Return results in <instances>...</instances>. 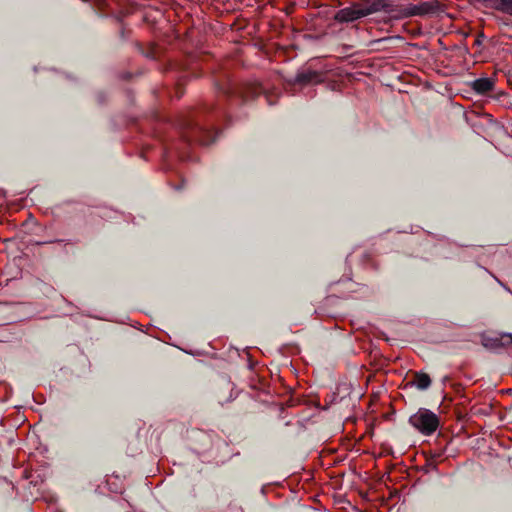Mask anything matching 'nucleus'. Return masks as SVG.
Masks as SVG:
<instances>
[{
    "mask_svg": "<svg viewBox=\"0 0 512 512\" xmlns=\"http://www.w3.org/2000/svg\"><path fill=\"white\" fill-rule=\"evenodd\" d=\"M409 384L415 386L418 390H427L431 385V378L428 374L423 372H416L413 381Z\"/></svg>",
    "mask_w": 512,
    "mask_h": 512,
    "instance_id": "10",
    "label": "nucleus"
},
{
    "mask_svg": "<svg viewBox=\"0 0 512 512\" xmlns=\"http://www.w3.org/2000/svg\"><path fill=\"white\" fill-rule=\"evenodd\" d=\"M146 57L153 58L152 54H150V53L146 54Z\"/></svg>",
    "mask_w": 512,
    "mask_h": 512,
    "instance_id": "16",
    "label": "nucleus"
},
{
    "mask_svg": "<svg viewBox=\"0 0 512 512\" xmlns=\"http://www.w3.org/2000/svg\"><path fill=\"white\" fill-rule=\"evenodd\" d=\"M482 345L492 351H498L499 349L507 346V342L505 340L504 334L500 336H482L481 338Z\"/></svg>",
    "mask_w": 512,
    "mask_h": 512,
    "instance_id": "8",
    "label": "nucleus"
},
{
    "mask_svg": "<svg viewBox=\"0 0 512 512\" xmlns=\"http://www.w3.org/2000/svg\"><path fill=\"white\" fill-rule=\"evenodd\" d=\"M54 241H44V242H40L39 244H47V243H53Z\"/></svg>",
    "mask_w": 512,
    "mask_h": 512,
    "instance_id": "15",
    "label": "nucleus"
},
{
    "mask_svg": "<svg viewBox=\"0 0 512 512\" xmlns=\"http://www.w3.org/2000/svg\"><path fill=\"white\" fill-rule=\"evenodd\" d=\"M487 3V6L498 11H502L504 0H483Z\"/></svg>",
    "mask_w": 512,
    "mask_h": 512,
    "instance_id": "11",
    "label": "nucleus"
},
{
    "mask_svg": "<svg viewBox=\"0 0 512 512\" xmlns=\"http://www.w3.org/2000/svg\"><path fill=\"white\" fill-rule=\"evenodd\" d=\"M470 87L478 94L490 92L495 87V81L492 78H479L471 82Z\"/></svg>",
    "mask_w": 512,
    "mask_h": 512,
    "instance_id": "7",
    "label": "nucleus"
},
{
    "mask_svg": "<svg viewBox=\"0 0 512 512\" xmlns=\"http://www.w3.org/2000/svg\"><path fill=\"white\" fill-rule=\"evenodd\" d=\"M185 129L188 130L185 138L188 141H197L202 145H210L216 140V134L208 129L203 128L197 123L187 122Z\"/></svg>",
    "mask_w": 512,
    "mask_h": 512,
    "instance_id": "3",
    "label": "nucleus"
},
{
    "mask_svg": "<svg viewBox=\"0 0 512 512\" xmlns=\"http://www.w3.org/2000/svg\"><path fill=\"white\" fill-rule=\"evenodd\" d=\"M501 12L512 15V0H504Z\"/></svg>",
    "mask_w": 512,
    "mask_h": 512,
    "instance_id": "12",
    "label": "nucleus"
},
{
    "mask_svg": "<svg viewBox=\"0 0 512 512\" xmlns=\"http://www.w3.org/2000/svg\"><path fill=\"white\" fill-rule=\"evenodd\" d=\"M399 12L403 17H414V16H429L443 12L442 5L439 1H425L419 4H408L405 7L399 9Z\"/></svg>",
    "mask_w": 512,
    "mask_h": 512,
    "instance_id": "2",
    "label": "nucleus"
},
{
    "mask_svg": "<svg viewBox=\"0 0 512 512\" xmlns=\"http://www.w3.org/2000/svg\"><path fill=\"white\" fill-rule=\"evenodd\" d=\"M409 423L423 435H431L439 426V418L429 409L420 408L410 416Z\"/></svg>",
    "mask_w": 512,
    "mask_h": 512,
    "instance_id": "1",
    "label": "nucleus"
},
{
    "mask_svg": "<svg viewBox=\"0 0 512 512\" xmlns=\"http://www.w3.org/2000/svg\"><path fill=\"white\" fill-rule=\"evenodd\" d=\"M324 73L311 68H302L297 71L295 77L289 80L290 84L316 85L324 81Z\"/></svg>",
    "mask_w": 512,
    "mask_h": 512,
    "instance_id": "4",
    "label": "nucleus"
},
{
    "mask_svg": "<svg viewBox=\"0 0 512 512\" xmlns=\"http://www.w3.org/2000/svg\"><path fill=\"white\" fill-rule=\"evenodd\" d=\"M361 2L365 17L378 12L393 13L399 11L395 9L394 5L388 0H363Z\"/></svg>",
    "mask_w": 512,
    "mask_h": 512,
    "instance_id": "6",
    "label": "nucleus"
},
{
    "mask_svg": "<svg viewBox=\"0 0 512 512\" xmlns=\"http://www.w3.org/2000/svg\"><path fill=\"white\" fill-rule=\"evenodd\" d=\"M261 92H262V88L257 83H247L235 91V93L238 94L244 100L253 98Z\"/></svg>",
    "mask_w": 512,
    "mask_h": 512,
    "instance_id": "9",
    "label": "nucleus"
},
{
    "mask_svg": "<svg viewBox=\"0 0 512 512\" xmlns=\"http://www.w3.org/2000/svg\"><path fill=\"white\" fill-rule=\"evenodd\" d=\"M483 38H484V34L483 33L478 34L476 39H475V41H474V45L475 46H481L482 42H483Z\"/></svg>",
    "mask_w": 512,
    "mask_h": 512,
    "instance_id": "13",
    "label": "nucleus"
},
{
    "mask_svg": "<svg viewBox=\"0 0 512 512\" xmlns=\"http://www.w3.org/2000/svg\"><path fill=\"white\" fill-rule=\"evenodd\" d=\"M362 2L352 3L350 6L342 8L334 15V20L339 23H349L364 18Z\"/></svg>",
    "mask_w": 512,
    "mask_h": 512,
    "instance_id": "5",
    "label": "nucleus"
},
{
    "mask_svg": "<svg viewBox=\"0 0 512 512\" xmlns=\"http://www.w3.org/2000/svg\"><path fill=\"white\" fill-rule=\"evenodd\" d=\"M504 337L507 342V345H512V333H505Z\"/></svg>",
    "mask_w": 512,
    "mask_h": 512,
    "instance_id": "14",
    "label": "nucleus"
}]
</instances>
